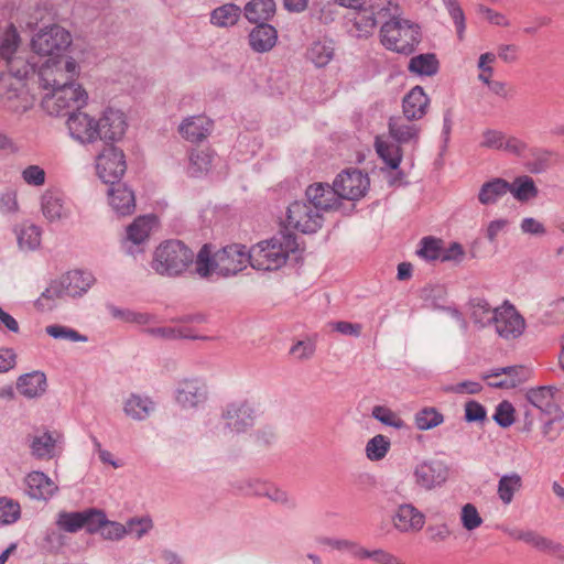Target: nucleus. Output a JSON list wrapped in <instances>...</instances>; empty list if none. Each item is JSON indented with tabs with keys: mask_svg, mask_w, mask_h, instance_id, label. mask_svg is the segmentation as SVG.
<instances>
[{
	"mask_svg": "<svg viewBox=\"0 0 564 564\" xmlns=\"http://www.w3.org/2000/svg\"><path fill=\"white\" fill-rule=\"evenodd\" d=\"M18 243L21 249L34 250L41 243V230L35 225H24L18 231Z\"/></svg>",
	"mask_w": 564,
	"mask_h": 564,
	"instance_id": "52",
	"label": "nucleus"
},
{
	"mask_svg": "<svg viewBox=\"0 0 564 564\" xmlns=\"http://www.w3.org/2000/svg\"><path fill=\"white\" fill-rule=\"evenodd\" d=\"M444 422V415L434 406H425L414 414V424L419 431L432 430Z\"/></svg>",
	"mask_w": 564,
	"mask_h": 564,
	"instance_id": "46",
	"label": "nucleus"
},
{
	"mask_svg": "<svg viewBox=\"0 0 564 564\" xmlns=\"http://www.w3.org/2000/svg\"><path fill=\"white\" fill-rule=\"evenodd\" d=\"M61 283L67 294V296L76 297L82 296L88 291L94 282V278L90 273L74 270L59 278Z\"/></svg>",
	"mask_w": 564,
	"mask_h": 564,
	"instance_id": "30",
	"label": "nucleus"
},
{
	"mask_svg": "<svg viewBox=\"0 0 564 564\" xmlns=\"http://www.w3.org/2000/svg\"><path fill=\"white\" fill-rule=\"evenodd\" d=\"M495 422L501 427H509L514 423V408L509 401L500 402L494 414Z\"/></svg>",
	"mask_w": 564,
	"mask_h": 564,
	"instance_id": "62",
	"label": "nucleus"
},
{
	"mask_svg": "<svg viewBox=\"0 0 564 564\" xmlns=\"http://www.w3.org/2000/svg\"><path fill=\"white\" fill-rule=\"evenodd\" d=\"M400 13L398 4L391 0H371V4L367 9H362L355 19L356 28L364 32L365 35L378 25L392 21Z\"/></svg>",
	"mask_w": 564,
	"mask_h": 564,
	"instance_id": "8",
	"label": "nucleus"
},
{
	"mask_svg": "<svg viewBox=\"0 0 564 564\" xmlns=\"http://www.w3.org/2000/svg\"><path fill=\"white\" fill-rule=\"evenodd\" d=\"M388 128L391 138L399 144L409 143L411 141L417 143L419 141L420 128L414 123H405L400 117L390 118Z\"/></svg>",
	"mask_w": 564,
	"mask_h": 564,
	"instance_id": "34",
	"label": "nucleus"
},
{
	"mask_svg": "<svg viewBox=\"0 0 564 564\" xmlns=\"http://www.w3.org/2000/svg\"><path fill=\"white\" fill-rule=\"evenodd\" d=\"M8 68V82H23L30 75H34V66L25 61L23 57L11 54L9 58L4 59Z\"/></svg>",
	"mask_w": 564,
	"mask_h": 564,
	"instance_id": "43",
	"label": "nucleus"
},
{
	"mask_svg": "<svg viewBox=\"0 0 564 564\" xmlns=\"http://www.w3.org/2000/svg\"><path fill=\"white\" fill-rule=\"evenodd\" d=\"M21 514L20 505L7 498H0V524H11Z\"/></svg>",
	"mask_w": 564,
	"mask_h": 564,
	"instance_id": "57",
	"label": "nucleus"
},
{
	"mask_svg": "<svg viewBox=\"0 0 564 564\" xmlns=\"http://www.w3.org/2000/svg\"><path fill=\"white\" fill-rule=\"evenodd\" d=\"M176 401L184 409L196 408L207 398L206 386L197 379H186L176 389Z\"/></svg>",
	"mask_w": 564,
	"mask_h": 564,
	"instance_id": "20",
	"label": "nucleus"
},
{
	"mask_svg": "<svg viewBox=\"0 0 564 564\" xmlns=\"http://www.w3.org/2000/svg\"><path fill=\"white\" fill-rule=\"evenodd\" d=\"M316 350L315 340L312 338H306L303 340H297L291 348L290 354L300 361H305L311 359Z\"/></svg>",
	"mask_w": 564,
	"mask_h": 564,
	"instance_id": "60",
	"label": "nucleus"
},
{
	"mask_svg": "<svg viewBox=\"0 0 564 564\" xmlns=\"http://www.w3.org/2000/svg\"><path fill=\"white\" fill-rule=\"evenodd\" d=\"M442 2L444 3L445 8L448 11V14L453 19L454 24L457 30V35H458L459 40H462L464 36L465 28H466L465 14H464L463 9L460 8L457 0H442Z\"/></svg>",
	"mask_w": 564,
	"mask_h": 564,
	"instance_id": "58",
	"label": "nucleus"
},
{
	"mask_svg": "<svg viewBox=\"0 0 564 564\" xmlns=\"http://www.w3.org/2000/svg\"><path fill=\"white\" fill-rule=\"evenodd\" d=\"M467 307L469 318L477 328L484 329L492 326L498 307H492L486 299L479 296L471 297Z\"/></svg>",
	"mask_w": 564,
	"mask_h": 564,
	"instance_id": "25",
	"label": "nucleus"
},
{
	"mask_svg": "<svg viewBox=\"0 0 564 564\" xmlns=\"http://www.w3.org/2000/svg\"><path fill=\"white\" fill-rule=\"evenodd\" d=\"M429 105L430 98L423 88L415 86L403 97V115L410 121L420 120L425 116Z\"/></svg>",
	"mask_w": 564,
	"mask_h": 564,
	"instance_id": "24",
	"label": "nucleus"
},
{
	"mask_svg": "<svg viewBox=\"0 0 564 564\" xmlns=\"http://www.w3.org/2000/svg\"><path fill=\"white\" fill-rule=\"evenodd\" d=\"M156 221L154 216H140L127 228V238L134 245L145 241Z\"/></svg>",
	"mask_w": 564,
	"mask_h": 564,
	"instance_id": "42",
	"label": "nucleus"
},
{
	"mask_svg": "<svg viewBox=\"0 0 564 564\" xmlns=\"http://www.w3.org/2000/svg\"><path fill=\"white\" fill-rule=\"evenodd\" d=\"M96 170L104 183L113 185L119 182L127 170L123 151L112 144H105L96 158Z\"/></svg>",
	"mask_w": 564,
	"mask_h": 564,
	"instance_id": "9",
	"label": "nucleus"
},
{
	"mask_svg": "<svg viewBox=\"0 0 564 564\" xmlns=\"http://www.w3.org/2000/svg\"><path fill=\"white\" fill-rule=\"evenodd\" d=\"M34 98L23 82H0V106L11 112H25L32 108Z\"/></svg>",
	"mask_w": 564,
	"mask_h": 564,
	"instance_id": "13",
	"label": "nucleus"
},
{
	"mask_svg": "<svg viewBox=\"0 0 564 564\" xmlns=\"http://www.w3.org/2000/svg\"><path fill=\"white\" fill-rule=\"evenodd\" d=\"M66 124L70 135L80 143H94L99 140L98 120L86 112L77 110L75 113H72Z\"/></svg>",
	"mask_w": 564,
	"mask_h": 564,
	"instance_id": "17",
	"label": "nucleus"
},
{
	"mask_svg": "<svg viewBox=\"0 0 564 564\" xmlns=\"http://www.w3.org/2000/svg\"><path fill=\"white\" fill-rule=\"evenodd\" d=\"M380 36L386 48L406 55L411 54L420 42L419 28L398 17L381 25Z\"/></svg>",
	"mask_w": 564,
	"mask_h": 564,
	"instance_id": "5",
	"label": "nucleus"
},
{
	"mask_svg": "<svg viewBox=\"0 0 564 564\" xmlns=\"http://www.w3.org/2000/svg\"><path fill=\"white\" fill-rule=\"evenodd\" d=\"M245 17L251 23H263L275 12L273 0H251L245 6Z\"/></svg>",
	"mask_w": 564,
	"mask_h": 564,
	"instance_id": "38",
	"label": "nucleus"
},
{
	"mask_svg": "<svg viewBox=\"0 0 564 564\" xmlns=\"http://www.w3.org/2000/svg\"><path fill=\"white\" fill-rule=\"evenodd\" d=\"M42 212L50 221L59 220L67 216L63 195L57 191H46L41 198Z\"/></svg>",
	"mask_w": 564,
	"mask_h": 564,
	"instance_id": "35",
	"label": "nucleus"
},
{
	"mask_svg": "<svg viewBox=\"0 0 564 564\" xmlns=\"http://www.w3.org/2000/svg\"><path fill=\"white\" fill-rule=\"evenodd\" d=\"M503 531L516 541H522L540 552H544L564 561V545L541 535L534 530L506 528Z\"/></svg>",
	"mask_w": 564,
	"mask_h": 564,
	"instance_id": "15",
	"label": "nucleus"
},
{
	"mask_svg": "<svg viewBox=\"0 0 564 564\" xmlns=\"http://www.w3.org/2000/svg\"><path fill=\"white\" fill-rule=\"evenodd\" d=\"M510 183L503 178L496 177L481 185L478 199L482 205L496 203L500 197L509 193Z\"/></svg>",
	"mask_w": 564,
	"mask_h": 564,
	"instance_id": "40",
	"label": "nucleus"
},
{
	"mask_svg": "<svg viewBox=\"0 0 564 564\" xmlns=\"http://www.w3.org/2000/svg\"><path fill=\"white\" fill-rule=\"evenodd\" d=\"M195 253L183 241L171 239L160 243L152 257L151 268L164 276H178L194 262Z\"/></svg>",
	"mask_w": 564,
	"mask_h": 564,
	"instance_id": "3",
	"label": "nucleus"
},
{
	"mask_svg": "<svg viewBox=\"0 0 564 564\" xmlns=\"http://www.w3.org/2000/svg\"><path fill=\"white\" fill-rule=\"evenodd\" d=\"M509 193H511L518 202L524 203L535 198L539 194V189L532 177L522 175L516 177L514 181L510 183Z\"/></svg>",
	"mask_w": 564,
	"mask_h": 564,
	"instance_id": "44",
	"label": "nucleus"
},
{
	"mask_svg": "<svg viewBox=\"0 0 564 564\" xmlns=\"http://www.w3.org/2000/svg\"><path fill=\"white\" fill-rule=\"evenodd\" d=\"M109 202L112 208L121 216L130 215L135 209V197L132 189L126 184L117 182L108 189Z\"/></svg>",
	"mask_w": 564,
	"mask_h": 564,
	"instance_id": "26",
	"label": "nucleus"
},
{
	"mask_svg": "<svg viewBox=\"0 0 564 564\" xmlns=\"http://www.w3.org/2000/svg\"><path fill=\"white\" fill-rule=\"evenodd\" d=\"M240 17V7L234 3H226L212 11L210 22L218 28H230L239 21Z\"/></svg>",
	"mask_w": 564,
	"mask_h": 564,
	"instance_id": "41",
	"label": "nucleus"
},
{
	"mask_svg": "<svg viewBox=\"0 0 564 564\" xmlns=\"http://www.w3.org/2000/svg\"><path fill=\"white\" fill-rule=\"evenodd\" d=\"M26 492L32 499L47 500L57 490V486L42 471H32L25 478Z\"/></svg>",
	"mask_w": 564,
	"mask_h": 564,
	"instance_id": "27",
	"label": "nucleus"
},
{
	"mask_svg": "<svg viewBox=\"0 0 564 564\" xmlns=\"http://www.w3.org/2000/svg\"><path fill=\"white\" fill-rule=\"evenodd\" d=\"M408 68L411 73L432 76L438 70V61L434 54H420L410 59Z\"/></svg>",
	"mask_w": 564,
	"mask_h": 564,
	"instance_id": "47",
	"label": "nucleus"
},
{
	"mask_svg": "<svg viewBox=\"0 0 564 564\" xmlns=\"http://www.w3.org/2000/svg\"><path fill=\"white\" fill-rule=\"evenodd\" d=\"M63 530L55 528H47L43 536V546L50 552H57L65 545V535Z\"/></svg>",
	"mask_w": 564,
	"mask_h": 564,
	"instance_id": "61",
	"label": "nucleus"
},
{
	"mask_svg": "<svg viewBox=\"0 0 564 564\" xmlns=\"http://www.w3.org/2000/svg\"><path fill=\"white\" fill-rule=\"evenodd\" d=\"M70 44V33L56 24L39 31L31 41L32 50L36 54L51 58H62V54Z\"/></svg>",
	"mask_w": 564,
	"mask_h": 564,
	"instance_id": "7",
	"label": "nucleus"
},
{
	"mask_svg": "<svg viewBox=\"0 0 564 564\" xmlns=\"http://www.w3.org/2000/svg\"><path fill=\"white\" fill-rule=\"evenodd\" d=\"M375 145L378 155L390 169L395 170L399 167L402 161V149L399 144H389L377 140Z\"/></svg>",
	"mask_w": 564,
	"mask_h": 564,
	"instance_id": "51",
	"label": "nucleus"
},
{
	"mask_svg": "<svg viewBox=\"0 0 564 564\" xmlns=\"http://www.w3.org/2000/svg\"><path fill=\"white\" fill-rule=\"evenodd\" d=\"M413 477L419 487L432 490L446 481L448 468L438 459L424 460L415 466Z\"/></svg>",
	"mask_w": 564,
	"mask_h": 564,
	"instance_id": "16",
	"label": "nucleus"
},
{
	"mask_svg": "<svg viewBox=\"0 0 564 564\" xmlns=\"http://www.w3.org/2000/svg\"><path fill=\"white\" fill-rule=\"evenodd\" d=\"M296 250L295 235L281 231L271 239L260 241L250 248V265L262 271L278 270L285 264L290 253Z\"/></svg>",
	"mask_w": 564,
	"mask_h": 564,
	"instance_id": "2",
	"label": "nucleus"
},
{
	"mask_svg": "<svg viewBox=\"0 0 564 564\" xmlns=\"http://www.w3.org/2000/svg\"><path fill=\"white\" fill-rule=\"evenodd\" d=\"M371 415L382 424L394 427L397 430H402L406 426L405 422L395 412L387 406H373Z\"/></svg>",
	"mask_w": 564,
	"mask_h": 564,
	"instance_id": "54",
	"label": "nucleus"
},
{
	"mask_svg": "<svg viewBox=\"0 0 564 564\" xmlns=\"http://www.w3.org/2000/svg\"><path fill=\"white\" fill-rule=\"evenodd\" d=\"M390 447V440L382 434H378L367 442L365 448L366 457L371 462H379L387 456Z\"/></svg>",
	"mask_w": 564,
	"mask_h": 564,
	"instance_id": "50",
	"label": "nucleus"
},
{
	"mask_svg": "<svg viewBox=\"0 0 564 564\" xmlns=\"http://www.w3.org/2000/svg\"><path fill=\"white\" fill-rule=\"evenodd\" d=\"M221 419L231 432L243 433L254 425V404L247 399L229 402L223 410Z\"/></svg>",
	"mask_w": 564,
	"mask_h": 564,
	"instance_id": "10",
	"label": "nucleus"
},
{
	"mask_svg": "<svg viewBox=\"0 0 564 564\" xmlns=\"http://www.w3.org/2000/svg\"><path fill=\"white\" fill-rule=\"evenodd\" d=\"M87 93L77 86L59 87L46 90L42 96L41 106L50 116H70L87 104Z\"/></svg>",
	"mask_w": 564,
	"mask_h": 564,
	"instance_id": "4",
	"label": "nucleus"
},
{
	"mask_svg": "<svg viewBox=\"0 0 564 564\" xmlns=\"http://www.w3.org/2000/svg\"><path fill=\"white\" fill-rule=\"evenodd\" d=\"M18 391L25 398L42 395L46 390V377L41 371L22 375L17 382Z\"/></svg>",
	"mask_w": 564,
	"mask_h": 564,
	"instance_id": "31",
	"label": "nucleus"
},
{
	"mask_svg": "<svg viewBox=\"0 0 564 564\" xmlns=\"http://www.w3.org/2000/svg\"><path fill=\"white\" fill-rule=\"evenodd\" d=\"M492 326L499 337L506 340H513L524 333L525 319L517 311L514 305L506 301L501 306H498L497 316Z\"/></svg>",
	"mask_w": 564,
	"mask_h": 564,
	"instance_id": "11",
	"label": "nucleus"
},
{
	"mask_svg": "<svg viewBox=\"0 0 564 564\" xmlns=\"http://www.w3.org/2000/svg\"><path fill=\"white\" fill-rule=\"evenodd\" d=\"M213 162V154L207 150H195L189 155L188 174L192 177H200L206 174Z\"/></svg>",
	"mask_w": 564,
	"mask_h": 564,
	"instance_id": "49",
	"label": "nucleus"
},
{
	"mask_svg": "<svg viewBox=\"0 0 564 564\" xmlns=\"http://www.w3.org/2000/svg\"><path fill=\"white\" fill-rule=\"evenodd\" d=\"M250 264L249 251L243 245H229L214 256L209 245H204L196 254V273L208 278L213 272L223 276L235 275Z\"/></svg>",
	"mask_w": 564,
	"mask_h": 564,
	"instance_id": "1",
	"label": "nucleus"
},
{
	"mask_svg": "<svg viewBox=\"0 0 564 564\" xmlns=\"http://www.w3.org/2000/svg\"><path fill=\"white\" fill-rule=\"evenodd\" d=\"M421 247L420 249L416 251L417 256L427 260V261H433V260H437L440 259L441 260V252H442V245H443V241L438 238H434V237H424L422 240H421Z\"/></svg>",
	"mask_w": 564,
	"mask_h": 564,
	"instance_id": "56",
	"label": "nucleus"
},
{
	"mask_svg": "<svg viewBox=\"0 0 564 564\" xmlns=\"http://www.w3.org/2000/svg\"><path fill=\"white\" fill-rule=\"evenodd\" d=\"M47 335L52 336L55 339H65L69 341H86L87 338L80 335L77 330L62 326V325H48L45 328Z\"/></svg>",
	"mask_w": 564,
	"mask_h": 564,
	"instance_id": "59",
	"label": "nucleus"
},
{
	"mask_svg": "<svg viewBox=\"0 0 564 564\" xmlns=\"http://www.w3.org/2000/svg\"><path fill=\"white\" fill-rule=\"evenodd\" d=\"M124 413L138 421L145 420L154 411V403L148 397L131 394L124 403Z\"/></svg>",
	"mask_w": 564,
	"mask_h": 564,
	"instance_id": "37",
	"label": "nucleus"
},
{
	"mask_svg": "<svg viewBox=\"0 0 564 564\" xmlns=\"http://www.w3.org/2000/svg\"><path fill=\"white\" fill-rule=\"evenodd\" d=\"M557 392V388L553 386H542L534 389H530L527 392L528 401L541 412L547 415H554L560 417V408L555 402L554 395Z\"/></svg>",
	"mask_w": 564,
	"mask_h": 564,
	"instance_id": "23",
	"label": "nucleus"
},
{
	"mask_svg": "<svg viewBox=\"0 0 564 564\" xmlns=\"http://www.w3.org/2000/svg\"><path fill=\"white\" fill-rule=\"evenodd\" d=\"M153 528L151 518H132L126 524L127 534L133 533L138 539L142 538Z\"/></svg>",
	"mask_w": 564,
	"mask_h": 564,
	"instance_id": "64",
	"label": "nucleus"
},
{
	"mask_svg": "<svg viewBox=\"0 0 564 564\" xmlns=\"http://www.w3.org/2000/svg\"><path fill=\"white\" fill-rule=\"evenodd\" d=\"M354 554L358 558H372L378 564H404L399 557L382 549L368 551L364 547H357Z\"/></svg>",
	"mask_w": 564,
	"mask_h": 564,
	"instance_id": "55",
	"label": "nucleus"
},
{
	"mask_svg": "<svg viewBox=\"0 0 564 564\" xmlns=\"http://www.w3.org/2000/svg\"><path fill=\"white\" fill-rule=\"evenodd\" d=\"M98 514L94 520L95 525L89 529L90 534L99 532L104 539L111 541L120 540L127 534L126 525L108 520L106 513L100 509H98Z\"/></svg>",
	"mask_w": 564,
	"mask_h": 564,
	"instance_id": "32",
	"label": "nucleus"
},
{
	"mask_svg": "<svg viewBox=\"0 0 564 564\" xmlns=\"http://www.w3.org/2000/svg\"><path fill=\"white\" fill-rule=\"evenodd\" d=\"M98 514V509L88 508L83 511H59L55 524L59 530L67 533H76L82 529H89L95 525L94 520Z\"/></svg>",
	"mask_w": 564,
	"mask_h": 564,
	"instance_id": "18",
	"label": "nucleus"
},
{
	"mask_svg": "<svg viewBox=\"0 0 564 564\" xmlns=\"http://www.w3.org/2000/svg\"><path fill=\"white\" fill-rule=\"evenodd\" d=\"M99 140L111 144L120 140L127 129L124 113L120 110L107 109L98 120Z\"/></svg>",
	"mask_w": 564,
	"mask_h": 564,
	"instance_id": "19",
	"label": "nucleus"
},
{
	"mask_svg": "<svg viewBox=\"0 0 564 564\" xmlns=\"http://www.w3.org/2000/svg\"><path fill=\"white\" fill-rule=\"evenodd\" d=\"M335 48L330 40L314 41L306 51V57L316 67H325L334 57Z\"/></svg>",
	"mask_w": 564,
	"mask_h": 564,
	"instance_id": "36",
	"label": "nucleus"
},
{
	"mask_svg": "<svg viewBox=\"0 0 564 564\" xmlns=\"http://www.w3.org/2000/svg\"><path fill=\"white\" fill-rule=\"evenodd\" d=\"M78 64L70 57L48 58L39 69L40 87L46 91L66 86H77Z\"/></svg>",
	"mask_w": 564,
	"mask_h": 564,
	"instance_id": "6",
	"label": "nucleus"
},
{
	"mask_svg": "<svg viewBox=\"0 0 564 564\" xmlns=\"http://www.w3.org/2000/svg\"><path fill=\"white\" fill-rule=\"evenodd\" d=\"M333 185L338 199L356 200L366 194L369 178L359 170H347L336 176Z\"/></svg>",
	"mask_w": 564,
	"mask_h": 564,
	"instance_id": "14",
	"label": "nucleus"
},
{
	"mask_svg": "<svg viewBox=\"0 0 564 564\" xmlns=\"http://www.w3.org/2000/svg\"><path fill=\"white\" fill-rule=\"evenodd\" d=\"M460 521L463 527L468 531L477 529L482 523V519L479 516L477 508L471 503H466L462 508Z\"/></svg>",
	"mask_w": 564,
	"mask_h": 564,
	"instance_id": "63",
	"label": "nucleus"
},
{
	"mask_svg": "<svg viewBox=\"0 0 564 564\" xmlns=\"http://www.w3.org/2000/svg\"><path fill=\"white\" fill-rule=\"evenodd\" d=\"M522 479L517 473L503 475L498 482V496L505 505L511 503L513 496L520 490Z\"/></svg>",
	"mask_w": 564,
	"mask_h": 564,
	"instance_id": "48",
	"label": "nucleus"
},
{
	"mask_svg": "<svg viewBox=\"0 0 564 564\" xmlns=\"http://www.w3.org/2000/svg\"><path fill=\"white\" fill-rule=\"evenodd\" d=\"M212 121L203 116H194L186 118L180 126L178 131L182 137L192 142L197 143L208 137L212 130Z\"/></svg>",
	"mask_w": 564,
	"mask_h": 564,
	"instance_id": "29",
	"label": "nucleus"
},
{
	"mask_svg": "<svg viewBox=\"0 0 564 564\" xmlns=\"http://www.w3.org/2000/svg\"><path fill=\"white\" fill-rule=\"evenodd\" d=\"M250 47L257 53L271 51L278 41V31L268 23H259L248 36Z\"/></svg>",
	"mask_w": 564,
	"mask_h": 564,
	"instance_id": "28",
	"label": "nucleus"
},
{
	"mask_svg": "<svg viewBox=\"0 0 564 564\" xmlns=\"http://www.w3.org/2000/svg\"><path fill=\"white\" fill-rule=\"evenodd\" d=\"M522 371L523 368L521 366L501 367L488 373H484L482 379L488 380L505 375L506 377L499 382H488V386L492 388L512 389L523 382V378L520 377V372Z\"/></svg>",
	"mask_w": 564,
	"mask_h": 564,
	"instance_id": "33",
	"label": "nucleus"
},
{
	"mask_svg": "<svg viewBox=\"0 0 564 564\" xmlns=\"http://www.w3.org/2000/svg\"><path fill=\"white\" fill-rule=\"evenodd\" d=\"M20 44V35L17 28L10 24L0 37V58L4 61L11 54H15Z\"/></svg>",
	"mask_w": 564,
	"mask_h": 564,
	"instance_id": "53",
	"label": "nucleus"
},
{
	"mask_svg": "<svg viewBox=\"0 0 564 564\" xmlns=\"http://www.w3.org/2000/svg\"><path fill=\"white\" fill-rule=\"evenodd\" d=\"M307 202L319 213L338 206V196L334 185L327 183H315L310 185L305 191Z\"/></svg>",
	"mask_w": 564,
	"mask_h": 564,
	"instance_id": "22",
	"label": "nucleus"
},
{
	"mask_svg": "<svg viewBox=\"0 0 564 564\" xmlns=\"http://www.w3.org/2000/svg\"><path fill=\"white\" fill-rule=\"evenodd\" d=\"M392 521L402 533L419 532L424 527L425 516L413 505L404 503L398 507Z\"/></svg>",
	"mask_w": 564,
	"mask_h": 564,
	"instance_id": "21",
	"label": "nucleus"
},
{
	"mask_svg": "<svg viewBox=\"0 0 564 564\" xmlns=\"http://www.w3.org/2000/svg\"><path fill=\"white\" fill-rule=\"evenodd\" d=\"M31 453L39 459H51L56 455V440L48 432L34 436L30 444Z\"/></svg>",
	"mask_w": 564,
	"mask_h": 564,
	"instance_id": "45",
	"label": "nucleus"
},
{
	"mask_svg": "<svg viewBox=\"0 0 564 564\" xmlns=\"http://www.w3.org/2000/svg\"><path fill=\"white\" fill-rule=\"evenodd\" d=\"M67 296L59 279L52 281L35 301V306L41 311H52Z\"/></svg>",
	"mask_w": 564,
	"mask_h": 564,
	"instance_id": "39",
	"label": "nucleus"
},
{
	"mask_svg": "<svg viewBox=\"0 0 564 564\" xmlns=\"http://www.w3.org/2000/svg\"><path fill=\"white\" fill-rule=\"evenodd\" d=\"M288 224L303 234H313L322 227L323 215L307 200H296L288 207Z\"/></svg>",
	"mask_w": 564,
	"mask_h": 564,
	"instance_id": "12",
	"label": "nucleus"
}]
</instances>
